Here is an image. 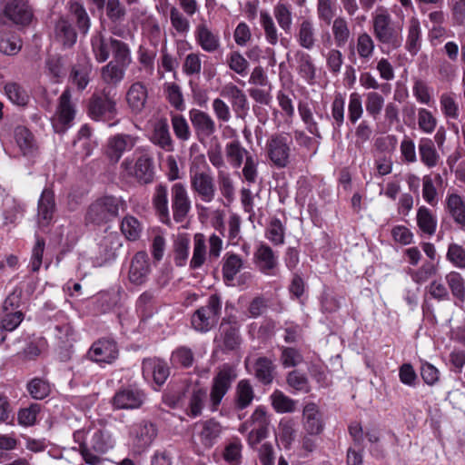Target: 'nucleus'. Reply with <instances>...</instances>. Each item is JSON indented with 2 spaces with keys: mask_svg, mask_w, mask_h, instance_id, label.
Wrapping results in <instances>:
<instances>
[{
  "mask_svg": "<svg viewBox=\"0 0 465 465\" xmlns=\"http://www.w3.org/2000/svg\"><path fill=\"white\" fill-rule=\"evenodd\" d=\"M102 80L104 84L101 94H94L89 101L90 115L96 120H108L107 114H113L114 110V96L116 85V64L109 62L102 68Z\"/></svg>",
  "mask_w": 465,
  "mask_h": 465,
  "instance_id": "f257e3e1",
  "label": "nucleus"
},
{
  "mask_svg": "<svg viewBox=\"0 0 465 465\" xmlns=\"http://www.w3.org/2000/svg\"><path fill=\"white\" fill-rule=\"evenodd\" d=\"M221 313V297L216 293L212 294L207 303L197 309L192 315V326L197 331L207 332L217 325Z\"/></svg>",
  "mask_w": 465,
  "mask_h": 465,
  "instance_id": "f03ea898",
  "label": "nucleus"
},
{
  "mask_svg": "<svg viewBox=\"0 0 465 465\" xmlns=\"http://www.w3.org/2000/svg\"><path fill=\"white\" fill-rule=\"evenodd\" d=\"M373 35L380 43L394 50L402 44L401 28L395 25L386 10L373 17Z\"/></svg>",
  "mask_w": 465,
  "mask_h": 465,
  "instance_id": "7ed1b4c3",
  "label": "nucleus"
},
{
  "mask_svg": "<svg viewBox=\"0 0 465 465\" xmlns=\"http://www.w3.org/2000/svg\"><path fill=\"white\" fill-rule=\"evenodd\" d=\"M292 143V136L287 133L274 134L268 139V157L278 168H284L289 164Z\"/></svg>",
  "mask_w": 465,
  "mask_h": 465,
  "instance_id": "20e7f679",
  "label": "nucleus"
},
{
  "mask_svg": "<svg viewBox=\"0 0 465 465\" xmlns=\"http://www.w3.org/2000/svg\"><path fill=\"white\" fill-rule=\"evenodd\" d=\"M236 377L235 370L228 364L223 365L214 376L210 393L211 410L213 411H217L223 396L227 393Z\"/></svg>",
  "mask_w": 465,
  "mask_h": 465,
  "instance_id": "39448f33",
  "label": "nucleus"
},
{
  "mask_svg": "<svg viewBox=\"0 0 465 465\" xmlns=\"http://www.w3.org/2000/svg\"><path fill=\"white\" fill-rule=\"evenodd\" d=\"M115 216L116 200L113 196H105L96 200L88 207L85 222L99 225L112 221Z\"/></svg>",
  "mask_w": 465,
  "mask_h": 465,
  "instance_id": "423d86ee",
  "label": "nucleus"
},
{
  "mask_svg": "<svg viewBox=\"0 0 465 465\" xmlns=\"http://www.w3.org/2000/svg\"><path fill=\"white\" fill-rule=\"evenodd\" d=\"M121 167L124 176H134L142 184H148L153 181V161L148 156L139 157L134 164L133 161L126 159L122 163Z\"/></svg>",
  "mask_w": 465,
  "mask_h": 465,
  "instance_id": "0eeeda50",
  "label": "nucleus"
},
{
  "mask_svg": "<svg viewBox=\"0 0 465 465\" xmlns=\"http://www.w3.org/2000/svg\"><path fill=\"white\" fill-rule=\"evenodd\" d=\"M71 98L70 89L65 88L59 97L55 117L53 119V128L55 133L64 134L74 119L75 110Z\"/></svg>",
  "mask_w": 465,
  "mask_h": 465,
  "instance_id": "6e6552de",
  "label": "nucleus"
},
{
  "mask_svg": "<svg viewBox=\"0 0 465 465\" xmlns=\"http://www.w3.org/2000/svg\"><path fill=\"white\" fill-rule=\"evenodd\" d=\"M171 204L173 220L176 223L183 222L191 210V201L183 183H176L172 186Z\"/></svg>",
  "mask_w": 465,
  "mask_h": 465,
  "instance_id": "1a4fd4ad",
  "label": "nucleus"
},
{
  "mask_svg": "<svg viewBox=\"0 0 465 465\" xmlns=\"http://www.w3.org/2000/svg\"><path fill=\"white\" fill-rule=\"evenodd\" d=\"M1 15L14 25L21 27L29 25L33 19V11L27 3L14 0L5 5Z\"/></svg>",
  "mask_w": 465,
  "mask_h": 465,
  "instance_id": "9d476101",
  "label": "nucleus"
},
{
  "mask_svg": "<svg viewBox=\"0 0 465 465\" xmlns=\"http://www.w3.org/2000/svg\"><path fill=\"white\" fill-rule=\"evenodd\" d=\"M189 119L200 143L216 132L213 119L205 112L193 108L189 111Z\"/></svg>",
  "mask_w": 465,
  "mask_h": 465,
  "instance_id": "9b49d317",
  "label": "nucleus"
},
{
  "mask_svg": "<svg viewBox=\"0 0 465 465\" xmlns=\"http://www.w3.org/2000/svg\"><path fill=\"white\" fill-rule=\"evenodd\" d=\"M192 189L200 196L202 201L210 203L215 196V184L213 176L207 173H195L191 177Z\"/></svg>",
  "mask_w": 465,
  "mask_h": 465,
  "instance_id": "f8f14e48",
  "label": "nucleus"
},
{
  "mask_svg": "<svg viewBox=\"0 0 465 465\" xmlns=\"http://www.w3.org/2000/svg\"><path fill=\"white\" fill-rule=\"evenodd\" d=\"M115 353L116 343L114 341L104 338L92 345L87 356L95 362L112 363L115 359Z\"/></svg>",
  "mask_w": 465,
  "mask_h": 465,
  "instance_id": "ddd939ff",
  "label": "nucleus"
},
{
  "mask_svg": "<svg viewBox=\"0 0 465 465\" xmlns=\"http://www.w3.org/2000/svg\"><path fill=\"white\" fill-rule=\"evenodd\" d=\"M150 272V263L148 255L145 252H138L132 259L129 280L131 282L140 285L143 284Z\"/></svg>",
  "mask_w": 465,
  "mask_h": 465,
  "instance_id": "4468645a",
  "label": "nucleus"
},
{
  "mask_svg": "<svg viewBox=\"0 0 465 465\" xmlns=\"http://www.w3.org/2000/svg\"><path fill=\"white\" fill-rule=\"evenodd\" d=\"M142 369L143 376L152 375L153 381L159 386L163 385L170 375L168 365L159 358L144 359Z\"/></svg>",
  "mask_w": 465,
  "mask_h": 465,
  "instance_id": "2eb2a0df",
  "label": "nucleus"
},
{
  "mask_svg": "<svg viewBox=\"0 0 465 465\" xmlns=\"http://www.w3.org/2000/svg\"><path fill=\"white\" fill-rule=\"evenodd\" d=\"M152 203L160 221L166 225H171L168 207V188L166 184L159 183L155 186Z\"/></svg>",
  "mask_w": 465,
  "mask_h": 465,
  "instance_id": "dca6fc26",
  "label": "nucleus"
},
{
  "mask_svg": "<svg viewBox=\"0 0 465 465\" xmlns=\"http://www.w3.org/2000/svg\"><path fill=\"white\" fill-rule=\"evenodd\" d=\"M38 223L40 226H47L55 212L54 194L51 189L45 188L38 201Z\"/></svg>",
  "mask_w": 465,
  "mask_h": 465,
  "instance_id": "f3484780",
  "label": "nucleus"
},
{
  "mask_svg": "<svg viewBox=\"0 0 465 465\" xmlns=\"http://www.w3.org/2000/svg\"><path fill=\"white\" fill-rule=\"evenodd\" d=\"M303 428L307 433L321 434L324 428L322 413L313 402L306 404L303 408Z\"/></svg>",
  "mask_w": 465,
  "mask_h": 465,
  "instance_id": "a211bd4d",
  "label": "nucleus"
},
{
  "mask_svg": "<svg viewBox=\"0 0 465 465\" xmlns=\"http://www.w3.org/2000/svg\"><path fill=\"white\" fill-rule=\"evenodd\" d=\"M146 399L145 393L134 387L118 391V409H139Z\"/></svg>",
  "mask_w": 465,
  "mask_h": 465,
  "instance_id": "6ab92c4d",
  "label": "nucleus"
},
{
  "mask_svg": "<svg viewBox=\"0 0 465 465\" xmlns=\"http://www.w3.org/2000/svg\"><path fill=\"white\" fill-rule=\"evenodd\" d=\"M152 142L166 152L173 151V141L172 139L169 124L165 118L160 119L154 125Z\"/></svg>",
  "mask_w": 465,
  "mask_h": 465,
  "instance_id": "aec40b11",
  "label": "nucleus"
},
{
  "mask_svg": "<svg viewBox=\"0 0 465 465\" xmlns=\"http://www.w3.org/2000/svg\"><path fill=\"white\" fill-rule=\"evenodd\" d=\"M55 37L63 44L64 47H72L77 38V34L71 22L64 16H61L54 25Z\"/></svg>",
  "mask_w": 465,
  "mask_h": 465,
  "instance_id": "412c9836",
  "label": "nucleus"
},
{
  "mask_svg": "<svg viewBox=\"0 0 465 465\" xmlns=\"http://www.w3.org/2000/svg\"><path fill=\"white\" fill-rule=\"evenodd\" d=\"M202 430L199 432L201 443L205 448H212L220 437L223 428L220 422L214 419H209L201 424Z\"/></svg>",
  "mask_w": 465,
  "mask_h": 465,
  "instance_id": "4be33fe9",
  "label": "nucleus"
},
{
  "mask_svg": "<svg viewBox=\"0 0 465 465\" xmlns=\"http://www.w3.org/2000/svg\"><path fill=\"white\" fill-rule=\"evenodd\" d=\"M254 260L257 267L263 273H269L278 264L274 252L266 244H261L258 247L254 252Z\"/></svg>",
  "mask_w": 465,
  "mask_h": 465,
  "instance_id": "5701e85b",
  "label": "nucleus"
},
{
  "mask_svg": "<svg viewBox=\"0 0 465 465\" xmlns=\"http://www.w3.org/2000/svg\"><path fill=\"white\" fill-rule=\"evenodd\" d=\"M255 378L263 385H270L274 379L275 365L267 357H259L253 365Z\"/></svg>",
  "mask_w": 465,
  "mask_h": 465,
  "instance_id": "b1692460",
  "label": "nucleus"
},
{
  "mask_svg": "<svg viewBox=\"0 0 465 465\" xmlns=\"http://www.w3.org/2000/svg\"><path fill=\"white\" fill-rule=\"evenodd\" d=\"M254 398L252 386L248 380H241L235 389L234 406L238 411L246 409Z\"/></svg>",
  "mask_w": 465,
  "mask_h": 465,
  "instance_id": "393cba45",
  "label": "nucleus"
},
{
  "mask_svg": "<svg viewBox=\"0 0 465 465\" xmlns=\"http://www.w3.org/2000/svg\"><path fill=\"white\" fill-rule=\"evenodd\" d=\"M221 335L223 339V351H235L239 348L242 339L235 323H222Z\"/></svg>",
  "mask_w": 465,
  "mask_h": 465,
  "instance_id": "a878e982",
  "label": "nucleus"
},
{
  "mask_svg": "<svg viewBox=\"0 0 465 465\" xmlns=\"http://www.w3.org/2000/svg\"><path fill=\"white\" fill-rule=\"evenodd\" d=\"M134 444L143 450L150 446L157 435L156 426L149 421L141 422L136 429Z\"/></svg>",
  "mask_w": 465,
  "mask_h": 465,
  "instance_id": "bb28decb",
  "label": "nucleus"
},
{
  "mask_svg": "<svg viewBox=\"0 0 465 465\" xmlns=\"http://www.w3.org/2000/svg\"><path fill=\"white\" fill-rule=\"evenodd\" d=\"M93 48L95 58L100 63L106 61L111 52L114 57H116V40L112 36L107 39L101 35L99 39L93 42Z\"/></svg>",
  "mask_w": 465,
  "mask_h": 465,
  "instance_id": "cd10ccee",
  "label": "nucleus"
},
{
  "mask_svg": "<svg viewBox=\"0 0 465 465\" xmlns=\"http://www.w3.org/2000/svg\"><path fill=\"white\" fill-rule=\"evenodd\" d=\"M147 98L146 88L141 83H134L126 94V101L134 112H141Z\"/></svg>",
  "mask_w": 465,
  "mask_h": 465,
  "instance_id": "c85d7f7f",
  "label": "nucleus"
},
{
  "mask_svg": "<svg viewBox=\"0 0 465 465\" xmlns=\"http://www.w3.org/2000/svg\"><path fill=\"white\" fill-rule=\"evenodd\" d=\"M45 71L54 83H60L65 75L63 57L59 54L48 55L45 62Z\"/></svg>",
  "mask_w": 465,
  "mask_h": 465,
  "instance_id": "c756f323",
  "label": "nucleus"
},
{
  "mask_svg": "<svg viewBox=\"0 0 465 465\" xmlns=\"http://www.w3.org/2000/svg\"><path fill=\"white\" fill-rule=\"evenodd\" d=\"M419 153L421 162L429 168H432L437 165L440 155L437 153L434 143L431 139H420L419 143Z\"/></svg>",
  "mask_w": 465,
  "mask_h": 465,
  "instance_id": "7c9ffc66",
  "label": "nucleus"
},
{
  "mask_svg": "<svg viewBox=\"0 0 465 465\" xmlns=\"http://www.w3.org/2000/svg\"><path fill=\"white\" fill-rule=\"evenodd\" d=\"M447 209L455 223L461 228L465 226V202L456 193L449 195Z\"/></svg>",
  "mask_w": 465,
  "mask_h": 465,
  "instance_id": "2f4dec72",
  "label": "nucleus"
},
{
  "mask_svg": "<svg viewBox=\"0 0 465 465\" xmlns=\"http://www.w3.org/2000/svg\"><path fill=\"white\" fill-rule=\"evenodd\" d=\"M196 37L201 47L206 52H214L220 45L218 36L214 35L204 24L197 26Z\"/></svg>",
  "mask_w": 465,
  "mask_h": 465,
  "instance_id": "473e14b6",
  "label": "nucleus"
},
{
  "mask_svg": "<svg viewBox=\"0 0 465 465\" xmlns=\"http://www.w3.org/2000/svg\"><path fill=\"white\" fill-rule=\"evenodd\" d=\"M91 73V65L88 62L78 63L72 67L70 80L77 86L79 91H83L87 86Z\"/></svg>",
  "mask_w": 465,
  "mask_h": 465,
  "instance_id": "72a5a7b5",
  "label": "nucleus"
},
{
  "mask_svg": "<svg viewBox=\"0 0 465 465\" xmlns=\"http://www.w3.org/2000/svg\"><path fill=\"white\" fill-rule=\"evenodd\" d=\"M242 264V260L238 254L230 253L226 255L223 265V277L226 284H229L234 280L235 275L240 272Z\"/></svg>",
  "mask_w": 465,
  "mask_h": 465,
  "instance_id": "f704fd0d",
  "label": "nucleus"
},
{
  "mask_svg": "<svg viewBox=\"0 0 465 465\" xmlns=\"http://www.w3.org/2000/svg\"><path fill=\"white\" fill-rule=\"evenodd\" d=\"M22 47L21 40L12 32L0 31V52L6 55L16 54Z\"/></svg>",
  "mask_w": 465,
  "mask_h": 465,
  "instance_id": "c9c22d12",
  "label": "nucleus"
},
{
  "mask_svg": "<svg viewBox=\"0 0 465 465\" xmlns=\"http://www.w3.org/2000/svg\"><path fill=\"white\" fill-rule=\"evenodd\" d=\"M420 26L417 18L412 17L410 20L408 37L406 41V49L411 54H416L420 49Z\"/></svg>",
  "mask_w": 465,
  "mask_h": 465,
  "instance_id": "e433bc0d",
  "label": "nucleus"
},
{
  "mask_svg": "<svg viewBox=\"0 0 465 465\" xmlns=\"http://www.w3.org/2000/svg\"><path fill=\"white\" fill-rule=\"evenodd\" d=\"M5 92L8 99L18 106H25L29 102L27 91L17 83L10 82L5 84Z\"/></svg>",
  "mask_w": 465,
  "mask_h": 465,
  "instance_id": "4c0bfd02",
  "label": "nucleus"
},
{
  "mask_svg": "<svg viewBox=\"0 0 465 465\" xmlns=\"http://www.w3.org/2000/svg\"><path fill=\"white\" fill-rule=\"evenodd\" d=\"M225 153L229 162L235 168H239L243 162V158L250 155L238 140L228 143L225 147Z\"/></svg>",
  "mask_w": 465,
  "mask_h": 465,
  "instance_id": "58836bf2",
  "label": "nucleus"
},
{
  "mask_svg": "<svg viewBox=\"0 0 465 465\" xmlns=\"http://www.w3.org/2000/svg\"><path fill=\"white\" fill-rule=\"evenodd\" d=\"M271 401L273 409L279 413L293 412L296 409V401L279 390L272 392Z\"/></svg>",
  "mask_w": 465,
  "mask_h": 465,
  "instance_id": "ea45409f",
  "label": "nucleus"
},
{
  "mask_svg": "<svg viewBox=\"0 0 465 465\" xmlns=\"http://www.w3.org/2000/svg\"><path fill=\"white\" fill-rule=\"evenodd\" d=\"M298 63V72L302 78L308 82H312L315 78V66L312 64V58L309 54L298 51L295 54Z\"/></svg>",
  "mask_w": 465,
  "mask_h": 465,
  "instance_id": "a19ab883",
  "label": "nucleus"
},
{
  "mask_svg": "<svg viewBox=\"0 0 465 465\" xmlns=\"http://www.w3.org/2000/svg\"><path fill=\"white\" fill-rule=\"evenodd\" d=\"M15 140L24 155L33 153L35 149L33 134L24 126H18L15 131Z\"/></svg>",
  "mask_w": 465,
  "mask_h": 465,
  "instance_id": "79ce46f5",
  "label": "nucleus"
},
{
  "mask_svg": "<svg viewBox=\"0 0 465 465\" xmlns=\"http://www.w3.org/2000/svg\"><path fill=\"white\" fill-rule=\"evenodd\" d=\"M417 223L419 228L424 233L429 235L434 234L437 226V220L428 208L424 206L419 208L417 213Z\"/></svg>",
  "mask_w": 465,
  "mask_h": 465,
  "instance_id": "37998d69",
  "label": "nucleus"
},
{
  "mask_svg": "<svg viewBox=\"0 0 465 465\" xmlns=\"http://www.w3.org/2000/svg\"><path fill=\"white\" fill-rule=\"evenodd\" d=\"M446 282L452 295L460 302L465 301V282L458 272H450L446 275Z\"/></svg>",
  "mask_w": 465,
  "mask_h": 465,
  "instance_id": "c03bdc74",
  "label": "nucleus"
},
{
  "mask_svg": "<svg viewBox=\"0 0 465 465\" xmlns=\"http://www.w3.org/2000/svg\"><path fill=\"white\" fill-rule=\"evenodd\" d=\"M298 42L300 45L305 49H312L315 43L314 28L312 23L305 19L299 27Z\"/></svg>",
  "mask_w": 465,
  "mask_h": 465,
  "instance_id": "a18cd8bd",
  "label": "nucleus"
},
{
  "mask_svg": "<svg viewBox=\"0 0 465 465\" xmlns=\"http://www.w3.org/2000/svg\"><path fill=\"white\" fill-rule=\"evenodd\" d=\"M70 13L73 16V19L75 20L80 33L86 35L90 28V18L84 7L79 3H72L70 5Z\"/></svg>",
  "mask_w": 465,
  "mask_h": 465,
  "instance_id": "49530a36",
  "label": "nucleus"
},
{
  "mask_svg": "<svg viewBox=\"0 0 465 465\" xmlns=\"http://www.w3.org/2000/svg\"><path fill=\"white\" fill-rule=\"evenodd\" d=\"M206 255V246H205V239L203 234L196 233L194 235V248L193 257L190 261L191 269H197L201 267L204 261Z\"/></svg>",
  "mask_w": 465,
  "mask_h": 465,
  "instance_id": "de8ad7c7",
  "label": "nucleus"
},
{
  "mask_svg": "<svg viewBox=\"0 0 465 465\" xmlns=\"http://www.w3.org/2000/svg\"><path fill=\"white\" fill-rule=\"evenodd\" d=\"M194 361L193 351L185 346H181L173 351L171 356V363L173 366H181L190 368Z\"/></svg>",
  "mask_w": 465,
  "mask_h": 465,
  "instance_id": "09e8293b",
  "label": "nucleus"
},
{
  "mask_svg": "<svg viewBox=\"0 0 465 465\" xmlns=\"http://www.w3.org/2000/svg\"><path fill=\"white\" fill-rule=\"evenodd\" d=\"M294 421L292 419H282L279 423L278 436L284 446L288 449L292 445L296 436Z\"/></svg>",
  "mask_w": 465,
  "mask_h": 465,
  "instance_id": "8fccbe9b",
  "label": "nucleus"
},
{
  "mask_svg": "<svg viewBox=\"0 0 465 465\" xmlns=\"http://www.w3.org/2000/svg\"><path fill=\"white\" fill-rule=\"evenodd\" d=\"M332 33L336 45L338 47L344 46L350 37V30L345 18L340 16L334 19L332 24Z\"/></svg>",
  "mask_w": 465,
  "mask_h": 465,
  "instance_id": "3c124183",
  "label": "nucleus"
},
{
  "mask_svg": "<svg viewBox=\"0 0 465 465\" xmlns=\"http://www.w3.org/2000/svg\"><path fill=\"white\" fill-rule=\"evenodd\" d=\"M227 94L232 99V104L236 113L246 112L248 110V102L245 94L236 85L227 86Z\"/></svg>",
  "mask_w": 465,
  "mask_h": 465,
  "instance_id": "603ef678",
  "label": "nucleus"
},
{
  "mask_svg": "<svg viewBox=\"0 0 465 465\" xmlns=\"http://www.w3.org/2000/svg\"><path fill=\"white\" fill-rule=\"evenodd\" d=\"M174 262L177 266H183L189 255V240L183 236H178L173 243Z\"/></svg>",
  "mask_w": 465,
  "mask_h": 465,
  "instance_id": "864d4df0",
  "label": "nucleus"
},
{
  "mask_svg": "<svg viewBox=\"0 0 465 465\" xmlns=\"http://www.w3.org/2000/svg\"><path fill=\"white\" fill-rule=\"evenodd\" d=\"M242 443L238 438H234L226 445L223 451V459L232 465H239L242 460Z\"/></svg>",
  "mask_w": 465,
  "mask_h": 465,
  "instance_id": "5fc2aeb1",
  "label": "nucleus"
},
{
  "mask_svg": "<svg viewBox=\"0 0 465 465\" xmlns=\"http://www.w3.org/2000/svg\"><path fill=\"white\" fill-rule=\"evenodd\" d=\"M172 126L175 136L183 141H188L191 137V130L186 119L182 114H172Z\"/></svg>",
  "mask_w": 465,
  "mask_h": 465,
  "instance_id": "6e6d98bb",
  "label": "nucleus"
},
{
  "mask_svg": "<svg viewBox=\"0 0 465 465\" xmlns=\"http://www.w3.org/2000/svg\"><path fill=\"white\" fill-rule=\"evenodd\" d=\"M27 390L30 395L36 400L45 399L51 391L49 383L40 378H35L29 381Z\"/></svg>",
  "mask_w": 465,
  "mask_h": 465,
  "instance_id": "4d7b16f0",
  "label": "nucleus"
},
{
  "mask_svg": "<svg viewBox=\"0 0 465 465\" xmlns=\"http://www.w3.org/2000/svg\"><path fill=\"white\" fill-rule=\"evenodd\" d=\"M384 104V98L376 92L367 94L365 107L369 114L376 120L380 115Z\"/></svg>",
  "mask_w": 465,
  "mask_h": 465,
  "instance_id": "13d9d810",
  "label": "nucleus"
},
{
  "mask_svg": "<svg viewBox=\"0 0 465 465\" xmlns=\"http://www.w3.org/2000/svg\"><path fill=\"white\" fill-rule=\"evenodd\" d=\"M281 362L285 368L295 367L303 361L302 353L292 347L281 348Z\"/></svg>",
  "mask_w": 465,
  "mask_h": 465,
  "instance_id": "bf43d9fd",
  "label": "nucleus"
},
{
  "mask_svg": "<svg viewBox=\"0 0 465 465\" xmlns=\"http://www.w3.org/2000/svg\"><path fill=\"white\" fill-rule=\"evenodd\" d=\"M165 92L169 103L178 111H183L185 108L184 100L180 86L175 84H165Z\"/></svg>",
  "mask_w": 465,
  "mask_h": 465,
  "instance_id": "052dcab7",
  "label": "nucleus"
},
{
  "mask_svg": "<svg viewBox=\"0 0 465 465\" xmlns=\"http://www.w3.org/2000/svg\"><path fill=\"white\" fill-rule=\"evenodd\" d=\"M121 232L127 240H137L141 232L138 220L133 216L125 217L121 223Z\"/></svg>",
  "mask_w": 465,
  "mask_h": 465,
  "instance_id": "680f3d73",
  "label": "nucleus"
},
{
  "mask_svg": "<svg viewBox=\"0 0 465 465\" xmlns=\"http://www.w3.org/2000/svg\"><path fill=\"white\" fill-rule=\"evenodd\" d=\"M447 260L455 267L465 269V248L458 243H450L448 247Z\"/></svg>",
  "mask_w": 465,
  "mask_h": 465,
  "instance_id": "e2e57ef3",
  "label": "nucleus"
},
{
  "mask_svg": "<svg viewBox=\"0 0 465 465\" xmlns=\"http://www.w3.org/2000/svg\"><path fill=\"white\" fill-rule=\"evenodd\" d=\"M287 384L296 391L309 392V381L305 374L298 370L290 371L286 377Z\"/></svg>",
  "mask_w": 465,
  "mask_h": 465,
  "instance_id": "0e129e2a",
  "label": "nucleus"
},
{
  "mask_svg": "<svg viewBox=\"0 0 465 465\" xmlns=\"http://www.w3.org/2000/svg\"><path fill=\"white\" fill-rule=\"evenodd\" d=\"M0 320V328L6 331L15 330L25 318V314L21 311H8Z\"/></svg>",
  "mask_w": 465,
  "mask_h": 465,
  "instance_id": "69168bd1",
  "label": "nucleus"
},
{
  "mask_svg": "<svg viewBox=\"0 0 465 465\" xmlns=\"http://www.w3.org/2000/svg\"><path fill=\"white\" fill-rule=\"evenodd\" d=\"M274 16L280 25L285 32H289L292 25V12L289 6L282 3H278L274 7Z\"/></svg>",
  "mask_w": 465,
  "mask_h": 465,
  "instance_id": "338daca9",
  "label": "nucleus"
},
{
  "mask_svg": "<svg viewBox=\"0 0 465 465\" xmlns=\"http://www.w3.org/2000/svg\"><path fill=\"white\" fill-rule=\"evenodd\" d=\"M207 392L206 390L198 388L193 390L192 396L190 398L189 409L190 415L193 417H197L202 413V409L203 406V401L206 398Z\"/></svg>",
  "mask_w": 465,
  "mask_h": 465,
  "instance_id": "774afa93",
  "label": "nucleus"
}]
</instances>
